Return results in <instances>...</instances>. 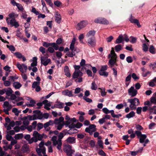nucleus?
<instances>
[{
  "label": "nucleus",
  "instance_id": "nucleus-51",
  "mask_svg": "<svg viewBox=\"0 0 156 156\" xmlns=\"http://www.w3.org/2000/svg\"><path fill=\"white\" fill-rule=\"evenodd\" d=\"M9 96L10 98L9 99L12 101L15 100L16 98V95L14 94H12V93Z\"/></svg>",
  "mask_w": 156,
  "mask_h": 156
},
{
  "label": "nucleus",
  "instance_id": "nucleus-59",
  "mask_svg": "<svg viewBox=\"0 0 156 156\" xmlns=\"http://www.w3.org/2000/svg\"><path fill=\"white\" fill-rule=\"evenodd\" d=\"M43 46L45 47H48L49 46H51V43H48L46 42H44L43 43Z\"/></svg>",
  "mask_w": 156,
  "mask_h": 156
},
{
  "label": "nucleus",
  "instance_id": "nucleus-17",
  "mask_svg": "<svg viewBox=\"0 0 156 156\" xmlns=\"http://www.w3.org/2000/svg\"><path fill=\"white\" fill-rule=\"evenodd\" d=\"M87 42L89 46L94 47L96 45L95 37L87 38Z\"/></svg>",
  "mask_w": 156,
  "mask_h": 156
},
{
  "label": "nucleus",
  "instance_id": "nucleus-63",
  "mask_svg": "<svg viewBox=\"0 0 156 156\" xmlns=\"http://www.w3.org/2000/svg\"><path fill=\"white\" fill-rule=\"evenodd\" d=\"M126 60L127 62L129 63H131L133 62V60L132 57L130 56H128L126 58Z\"/></svg>",
  "mask_w": 156,
  "mask_h": 156
},
{
  "label": "nucleus",
  "instance_id": "nucleus-31",
  "mask_svg": "<svg viewBox=\"0 0 156 156\" xmlns=\"http://www.w3.org/2000/svg\"><path fill=\"white\" fill-rule=\"evenodd\" d=\"M5 92L7 96H9L13 93V91L11 88L8 87L7 89H5Z\"/></svg>",
  "mask_w": 156,
  "mask_h": 156
},
{
  "label": "nucleus",
  "instance_id": "nucleus-6",
  "mask_svg": "<svg viewBox=\"0 0 156 156\" xmlns=\"http://www.w3.org/2000/svg\"><path fill=\"white\" fill-rule=\"evenodd\" d=\"M33 112L34 114L36 115L37 119H42L43 118L47 119H48L49 117L48 113H45L42 114V113L41 111L39 110H34L33 111Z\"/></svg>",
  "mask_w": 156,
  "mask_h": 156
},
{
  "label": "nucleus",
  "instance_id": "nucleus-34",
  "mask_svg": "<svg viewBox=\"0 0 156 156\" xmlns=\"http://www.w3.org/2000/svg\"><path fill=\"white\" fill-rule=\"evenodd\" d=\"M108 23L109 22L106 19L104 18L101 17V24L107 25L108 24Z\"/></svg>",
  "mask_w": 156,
  "mask_h": 156
},
{
  "label": "nucleus",
  "instance_id": "nucleus-33",
  "mask_svg": "<svg viewBox=\"0 0 156 156\" xmlns=\"http://www.w3.org/2000/svg\"><path fill=\"white\" fill-rule=\"evenodd\" d=\"M13 86L15 89H19L21 86L22 85L19 82H14L13 83Z\"/></svg>",
  "mask_w": 156,
  "mask_h": 156
},
{
  "label": "nucleus",
  "instance_id": "nucleus-56",
  "mask_svg": "<svg viewBox=\"0 0 156 156\" xmlns=\"http://www.w3.org/2000/svg\"><path fill=\"white\" fill-rule=\"evenodd\" d=\"M131 76L135 80H136L139 79V77L137 76L136 74L134 73H132Z\"/></svg>",
  "mask_w": 156,
  "mask_h": 156
},
{
  "label": "nucleus",
  "instance_id": "nucleus-49",
  "mask_svg": "<svg viewBox=\"0 0 156 156\" xmlns=\"http://www.w3.org/2000/svg\"><path fill=\"white\" fill-rule=\"evenodd\" d=\"M143 50L144 51H147L148 50V47L147 46L145 43L143 44Z\"/></svg>",
  "mask_w": 156,
  "mask_h": 156
},
{
  "label": "nucleus",
  "instance_id": "nucleus-4",
  "mask_svg": "<svg viewBox=\"0 0 156 156\" xmlns=\"http://www.w3.org/2000/svg\"><path fill=\"white\" fill-rule=\"evenodd\" d=\"M128 102L130 103L129 107L131 110L135 109L136 108V106L139 105L140 104V101L138 99L134 98L133 99H128Z\"/></svg>",
  "mask_w": 156,
  "mask_h": 156
},
{
  "label": "nucleus",
  "instance_id": "nucleus-7",
  "mask_svg": "<svg viewBox=\"0 0 156 156\" xmlns=\"http://www.w3.org/2000/svg\"><path fill=\"white\" fill-rule=\"evenodd\" d=\"M144 105L149 106V111L150 114H156V106H152L151 103L149 101L145 102Z\"/></svg>",
  "mask_w": 156,
  "mask_h": 156
},
{
  "label": "nucleus",
  "instance_id": "nucleus-24",
  "mask_svg": "<svg viewBox=\"0 0 156 156\" xmlns=\"http://www.w3.org/2000/svg\"><path fill=\"white\" fill-rule=\"evenodd\" d=\"M95 34V31L94 30H90L87 33L86 36L87 38L95 37L94 36Z\"/></svg>",
  "mask_w": 156,
  "mask_h": 156
},
{
  "label": "nucleus",
  "instance_id": "nucleus-20",
  "mask_svg": "<svg viewBox=\"0 0 156 156\" xmlns=\"http://www.w3.org/2000/svg\"><path fill=\"white\" fill-rule=\"evenodd\" d=\"M21 151L23 153H29L30 152L29 146L27 144L23 145L21 147Z\"/></svg>",
  "mask_w": 156,
  "mask_h": 156
},
{
  "label": "nucleus",
  "instance_id": "nucleus-2",
  "mask_svg": "<svg viewBox=\"0 0 156 156\" xmlns=\"http://www.w3.org/2000/svg\"><path fill=\"white\" fill-rule=\"evenodd\" d=\"M114 48H112L110 53L108 55V58L110 59L108 63L110 65V67H112L114 64L117 62V55L114 51Z\"/></svg>",
  "mask_w": 156,
  "mask_h": 156
},
{
  "label": "nucleus",
  "instance_id": "nucleus-22",
  "mask_svg": "<svg viewBox=\"0 0 156 156\" xmlns=\"http://www.w3.org/2000/svg\"><path fill=\"white\" fill-rule=\"evenodd\" d=\"M36 151L39 156H42L41 153L43 154H46V149L45 147L43 148H37L36 150Z\"/></svg>",
  "mask_w": 156,
  "mask_h": 156
},
{
  "label": "nucleus",
  "instance_id": "nucleus-38",
  "mask_svg": "<svg viewBox=\"0 0 156 156\" xmlns=\"http://www.w3.org/2000/svg\"><path fill=\"white\" fill-rule=\"evenodd\" d=\"M122 45L120 44H118L115 46V49L116 52H118L122 50Z\"/></svg>",
  "mask_w": 156,
  "mask_h": 156
},
{
  "label": "nucleus",
  "instance_id": "nucleus-55",
  "mask_svg": "<svg viewBox=\"0 0 156 156\" xmlns=\"http://www.w3.org/2000/svg\"><path fill=\"white\" fill-rule=\"evenodd\" d=\"M48 101L47 100H45L42 102L43 104L44 105V106L47 105V106L50 107L51 104L49 103H48Z\"/></svg>",
  "mask_w": 156,
  "mask_h": 156
},
{
  "label": "nucleus",
  "instance_id": "nucleus-46",
  "mask_svg": "<svg viewBox=\"0 0 156 156\" xmlns=\"http://www.w3.org/2000/svg\"><path fill=\"white\" fill-rule=\"evenodd\" d=\"M40 84V82L35 81L32 84V88H35L36 87L39 85Z\"/></svg>",
  "mask_w": 156,
  "mask_h": 156
},
{
  "label": "nucleus",
  "instance_id": "nucleus-1",
  "mask_svg": "<svg viewBox=\"0 0 156 156\" xmlns=\"http://www.w3.org/2000/svg\"><path fill=\"white\" fill-rule=\"evenodd\" d=\"M64 135L62 133H60L58 136V139H57V136H53L51 139L52 141L53 145L54 146H57L56 147L59 150L61 149L62 143V139L64 137Z\"/></svg>",
  "mask_w": 156,
  "mask_h": 156
},
{
  "label": "nucleus",
  "instance_id": "nucleus-12",
  "mask_svg": "<svg viewBox=\"0 0 156 156\" xmlns=\"http://www.w3.org/2000/svg\"><path fill=\"white\" fill-rule=\"evenodd\" d=\"M71 146L69 145H66L64 147V151L66 153L67 155L71 156L75 152L74 150L72 149Z\"/></svg>",
  "mask_w": 156,
  "mask_h": 156
},
{
  "label": "nucleus",
  "instance_id": "nucleus-58",
  "mask_svg": "<svg viewBox=\"0 0 156 156\" xmlns=\"http://www.w3.org/2000/svg\"><path fill=\"white\" fill-rule=\"evenodd\" d=\"M12 112L14 113L16 115H19V112L18 111V109L16 108H13L12 109Z\"/></svg>",
  "mask_w": 156,
  "mask_h": 156
},
{
  "label": "nucleus",
  "instance_id": "nucleus-30",
  "mask_svg": "<svg viewBox=\"0 0 156 156\" xmlns=\"http://www.w3.org/2000/svg\"><path fill=\"white\" fill-rule=\"evenodd\" d=\"M123 41V38L122 35H119L116 40L115 43V44H119Z\"/></svg>",
  "mask_w": 156,
  "mask_h": 156
},
{
  "label": "nucleus",
  "instance_id": "nucleus-23",
  "mask_svg": "<svg viewBox=\"0 0 156 156\" xmlns=\"http://www.w3.org/2000/svg\"><path fill=\"white\" fill-rule=\"evenodd\" d=\"M3 106L4 108V109L8 110H10L12 108V105L10 104L7 101H5L4 102Z\"/></svg>",
  "mask_w": 156,
  "mask_h": 156
},
{
  "label": "nucleus",
  "instance_id": "nucleus-29",
  "mask_svg": "<svg viewBox=\"0 0 156 156\" xmlns=\"http://www.w3.org/2000/svg\"><path fill=\"white\" fill-rule=\"evenodd\" d=\"M64 71L65 73V75L68 77H70L71 74L70 73L69 69L68 66H66L64 69Z\"/></svg>",
  "mask_w": 156,
  "mask_h": 156
},
{
  "label": "nucleus",
  "instance_id": "nucleus-13",
  "mask_svg": "<svg viewBox=\"0 0 156 156\" xmlns=\"http://www.w3.org/2000/svg\"><path fill=\"white\" fill-rule=\"evenodd\" d=\"M43 135H41L38 132L36 131H34V132L33 137V139H34L35 140V142L37 141L38 140H41L43 137Z\"/></svg>",
  "mask_w": 156,
  "mask_h": 156
},
{
  "label": "nucleus",
  "instance_id": "nucleus-42",
  "mask_svg": "<svg viewBox=\"0 0 156 156\" xmlns=\"http://www.w3.org/2000/svg\"><path fill=\"white\" fill-rule=\"evenodd\" d=\"M111 115L114 118H119L122 116V115L121 114H119L118 115H115L114 113L113 110H112L111 111Z\"/></svg>",
  "mask_w": 156,
  "mask_h": 156
},
{
  "label": "nucleus",
  "instance_id": "nucleus-21",
  "mask_svg": "<svg viewBox=\"0 0 156 156\" xmlns=\"http://www.w3.org/2000/svg\"><path fill=\"white\" fill-rule=\"evenodd\" d=\"M88 23V22L87 21H83L81 22L80 23H78L77 24V27H78L77 28L78 30H80L84 27H85Z\"/></svg>",
  "mask_w": 156,
  "mask_h": 156
},
{
  "label": "nucleus",
  "instance_id": "nucleus-50",
  "mask_svg": "<svg viewBox=\"0 0 156 156\" xmlns=\"http://www.w3.org/2000/svg\"><path fill=\"white\" fill-rule=\"evenodd\" d=\"M151 103H153L154 104H156V98L154 97H152L151 98Z\"/></svg>",
  "mask_w": 156,
  "mask_h": 156
},
{
  "label": "nucleus",
  "instance_id": "nucleus-10",
  "mask_svg": "<svg viewBox=\"0 0 156 156\" xmlns=\"http://www.w3.org/2000/svg\"><path fill=\"white\" fill-rule=\"evenodd\" d=\"M108 67L107 65L102 66L101 68L99 71V74L101 76L107 77L108 75V73L105 72L107 69Z\"/></svg>",
  "mask_w": 156,
  "mask_h": 156
},
{
  "label": "nucleus",
  "instance_id": "nucleus-16",
  "mask_svg": "<svg viewBox=\"0 0 156 156\" xmlns=\"http://www.w3.org/2000/svg\"><path fill=\"white\" fill-rule=\"evenodd\" d=\"M48 56L45 55V57L41 56V62L42 64L44 66H46L51 62L50 59H48Z\"/></svg>",
  "mask_w": 156,
  "mask_h": 156
},
{
  "label": "nucleus",
  "instance_id": "nucleus-11",
  "mask_svg": "<svg viewBox=\"0 0 156 156\" xmlns=\"http://www.w3.org/2000/svg\"><path fill=\"white\" fill-rule=\"evenodd\" d=\"M96 130V125L94 124H90L89 127L86 128L85 131L89 133L90 135H92L93 133L95 132Z\"/></svg>",
  "mask_w": 156,
  "mask_h": 156
},
{
  "label": "nucleus",
  "instance_id": "nucleus-25",
  "mask_svg": "<svg viewBox=\"0 0 156 156\" xmlns=\"http://www.w3.org/2000/svg\"><path fill=\"white\" fill-rule=\"evenodd\" d=\"M14 55L16 56L17 58H19L22 59L23 61L24 62L26 60V59L22 55L20 52H15L14 53Z\"/></svg>",
  "mask_w": 156,
  "mask_h": 156
},
{
  "label": "nucleus",
  "instance_id": "nucleus-43",
  "mask_svg": "<svg viewBox=\"0 0 156 156\" xmlns=\"http://www.w3.org/2000/svg\"><path fill=\"white\" fill-rule=\"evenodd\" d=\"M35 103V101L34 100H31L30 101V103L27 104L28 107H33Z\"/></svg>",
  "mask_w": 156,
  "mask_h": 156
},
{
  "label": "nucleus",
  "instance_id": "nucleus-28",
  "mask_svg": "<svg viewBox=\"0 0 156 156\" xmlns=\"http://www.w3.org/2000/svg\"><path fill=\"white\" fill-rule=\"evenodd\" d=\"M138 138H139V141L141 143H142L144 141V140L147 138V136L145 134H141L137 136Z\"/></svg>",
  "mask_w": 156,
  "mask_h": 156
},
{
  "label": "nucleus",
  "instance_id": "nucleus-44",
  "mask_svg": "<svg viewBox=\"0 0 156 156\" xmlns=\"http://www.w3.org/2000/svg\"><path fill=\"white\" fill-rule=\"evenodd\" d=\"M97 143L98 146L101 148L103 149L104 147L103 146V143L101 140H98Z\"/></svg>",
  "mask_w": 156,
  "mask_h": 156
},
{
  "label": "nucleus",
  "instance_id": "nucleus-8",
  "mask_svg": "<svg viewBox=\"0 0 156 156\" xmlns=\"http://www.w3.org/2000/svg\"><path fill=\"white\" fill-rule=\"evenodd\" d=\"M6 21L7 24L11 25L12 27H14L15 28H17L19 26V24L18 22H17L15 19H12L9 20V18H7Z\"/></svg>",
  "mask_w": 156,
  "mask_h": 156
},
{
  "label": "nucleus",
  "instance_id": "nucleus-36",
  "mask_svg": "<svg viewBox=\"0 0 156 156\" xmlns=\"http://www.w3.org/2000/svg\"><path fill=\"white\" fill-rule=\"evenodd\" d=\"M23 134L22 133H19L15 135L14 138L16 140L21 139L23 138Z\"/></svg>",
  "mask_w": 156,
  "mask_h": 156
},
{
  "label": "nucleus",
  "instance_id": "nucleus-61",
  "mask_svg": "<svg viewBox=\"0 0 156 156\" xmlns=\"http://www.w3.org/2000/svg\"><path fill=\"white\" fill-rule=\"evenodd\" d=\"M95 142L93 140H91L89 143V144L92 147H95Z\"/></svg>",
  "mask_w": 156,
  "mask_h": 156
},
{
  "label": "nucleus",
  "instance_id": "nucleus-5",
  "mask_svg": "<svg viewBox=\"0 0 156 156\" xmlns=\"http://www.w3.org/2000/svg\"><path fill=\"white\" fill-rule=\"evenodd\" d=\"M37 119L36 115L34 114L32 116L29 115L27 116H24L22 119L23 121V125L27 126L29 124V120H35Z\"/></svg>",
  "mask_w": 156,
  "mask_h": 156
},
{
  "label": "nucleus",
  "instance_id": "nucleus-52",
  "mask_svg": "<svg viewBox=\"0 0 156 156\" xmlns=\"http://www.w3.org/2000/svg\"><path fill=\"white\" fill-rule=\"evenodd\" d=\"M4 84L6 87L9 86L11 84V82L10 80H5L4 81Z\"/></svg>",
  "mask_w": 156,
  "mask_h": 156
},
{
  "label": "nucleus",
  "instance_id": "nucleus-37",
  "mask_svg": "<svg viewBox=\"0 0 156 156\" xmlns=\"http://www.w3.org/2000/svg\"><path fill=\"white\" fill-rule=\"evenodd\" d=\"M18 16V15L15 14L14 12H12L9 15V19H15Z\"/></svg>",
  "mask_w": 156,
  "mask_h": 156
},
{
  "label": "nucleus",
  "instance_id": "nucleus-48",
  "mask_svg": "<svg viewBox=\"0 0 156 156\" xmlns=\"http://www.w3.org/2000/svg\"><path fill=\"white\" fill-rule=\"evenodd\" d=\"M51 44L52 45L51 46H52L55 50H57L58 49L59 47L57 44L55 43H51Z\"/></svg>",
  "mask_w": 156,
  "mask_h": 156
},
{
  "label": "nucleus",
  "instance_id": "nucleus-19",
  "mask_svg": "<svg viewBox=\"0 0 156 156\" xmlns=\"http://www.w3.org/2000/svg\"><path fill=\"white\" fill-rule=\"evenodd\" d=\"M83 75V73L80 70L75 71L73 75V78L76 79L79 77H81Z\"/></svg>",
  "mask_w": 156,
  "mask_h": 156
},
{
  "label": "nucleus",
  "instance_id": "nucleus-53",
  "mask_svg": "<svg viewBox=\"0 0 156 156\" xmlns=\"http://www.w3.org/2000/svg\"><path fill=\"white\" fill-rule=\"evenodd\" d=\"M18 78L17 77L14 76H10L9 77V80L11 81V82H14L15 79H17Z\"/></svg>",
  "mask_w": 156,
  "mask_h": 156
},
{
  "label": "nucleus",
  "instance_id": "nucleus-62",
  "mask_svg": "<svg viewBox=\"0 0 156 156\" xmlns=\"http://www.w3.org/2000/svg\"><path fill=\"white\" fill-rule=\"evenodd\" d=\"M83 98L84 100H85L87 102L91 103L92 102V99L90 98H87L86 97H83Z\"/></svg>",
  "mask_w": 156,
  "mask_h": 156
},
{
  "label": "nucleus",
  "instance_id": "nucleus-60",
  "mask_svg": "<svg viewBox=\"0 0 156 156\" xmlns=\"http://www.w3.org/2000/svg\"><path fill=\"white\" fill-rule=\"evenodd\" d=\"M137 19H135L134 18L132 15H131V17L129 18V20L132 23H135V22H136V20H137Z\"/></svg>",
  "mask_w": 156,
  "mask_h": 156
},
{
  "label": "nucleus",
  "instance_id": "nucleus-27",
  "mask_svg": "<svg viewBox=\"0 0 156 156\" xmlns=\"http://www.w3.org/2000/svg\"><path fill=\"white\" fill-rule=\"evenodd\" d=\"M55 20L58 23H60L61 20V16L58 12H56L55 15Z\"/></svg>",
  "mask_w": 156,
  "mask_h": 156
},
{
  "label": "nucleus",
  "instance_id": "nucleus-32",
  "mask_svg": "<svg viewBox=\"0 0 156 156\" xmlns=\"http://www.w3.org/2000/svg\"><path fill=\"white\" fill-rule=\"evenodd\" d=\"M66 141L70 144L74 143L75 142V138L74 137H69L67 139Z\"/></svg>",
  "mask_w": 156,
  "mask_h": 156
},
{
  "label": "nucleus",
  "instance_id": "nucleus-18",
  "mask_svg": "<svg viewBox=\"0 0 156 156\" xmlns=\"http://www.w3.org/2000/svg\"><path fill=\"white\" fill-rule=\"evenodd\" d=\"M135 128L137 130L135 131V133L137 136H139L141 134V132L140 131L143 129V127L140 125L139 124L136 125L135 126Z\"/></svg>",
  "mask_w": 156,
  "mask_h": 156
},
{
  "label": "nucleus",
  "instance_id": "nucleus-41",
  "mask_svg": "<svg viewBox=\"0 0 156 156\" xmlns=\"http://www.w3.org/2000/svg\"><path fill=\"white\" fill-rule=\"evenodd\" d=\"M91 89L93 90H96L97 88V86L94 81L93 82L91 83Z\"/></svg>",
  "mask_w": 156,
  "mask_h": 156
},
{
  "label": "nucleus",
  "instance_id": "nucleus-14",
  "mask_svg": "<svg viewBox=\"0 0 156 156\" xmlns=\"http://www.w3.org/2000/svg\"><path fill=\"white\" fill-rule=\"evenodd\" d=\"M129 95L131 97H135L137 94V91L133 86L131 87L128 90Z\"/></svg>",
  "mask_w": 156,
  "mask_h": 156
},
{
  "label": "nucleus",
  "instance_id": "nucleus-15",
  "mask_svg": "<svg viewBox=\"0 0 156 156\" xmlns=\"http://www.w3.org/2000/svg\"><path fill=\"white\" fill-rule=\"evenodd\" d=\"M16 66L22 73L26 72L27 69V66L23 64H20L19 63H18L16 64Z\"/></svg>",
  "mask_w": 156,
  "mask_h": 156
},
{
  "label": "nucleus",
  "instance_id": "nucleus-35",
  "mask_svg": "<svg viewBox=\"0 0 156 156\" xmlns=\"http://www.w3.org/2000/svg\"><path fill=\"white\" fill-rule=\"evenodd\" d=\"M54 106L56 108H63V104L60 102H57Z\"/></svg>",
  "mask_w": 156,
  "mask_h": 156
},
{
  "label": "nucleus",
  "instance_id": "nucleus-54",
  "mask_svg": "<svg viewBox=\"0 0 156 156\" xmlns=\"http://www.w3.org/2000/svg\"><path fill=\"white\" fill-rule=\"evenodd\" d=\"M45 48L42 46H41L40 47L39 49V51L41 52L43 54H44L45 53Z\"/></svg>",
  "mask_w": 156,
  "mask_h": 156
},
{
  "label": "nucleus",
  "instance_id": "nucleus-3",
  "mask_svg": "<svg viewBox=\"0 0 156 156\" xmlns=\"http://www.w3.org/2000/svg\"><path fill=\"white\" fill-rule=\"evenodd\" d=\"M76 41V39L74 38L73 39L72 42L70 46V49L71 51H69L67 54V56L69 57H73L75 55V51H76V49L74 47V45Z\"/></svg>",
  "mask_w": 156,
  "mask_h": 156
},
{
  "label": "nucleus",
  "instance_id": "nucleus-9",
  "mask_svg": "<svg viewBox=\"0 0 156 156\" xmlns=\"http://www.w3.org/2000/svg\"><path fill=\"white\" fill-rule=\"evenodd\" d=\"M6 21L7 24L11 25L12 27H14L15 28H17L19 26V24L18 22H17L15 19H12L9 20V18H7Z\"/></svg>",
  "mask_w": 156,
  "mask_h": 156
},
{
  "label": "nucleus",
  "instance_id": "nucleus-47",
  "mask_svg": "<svg viewBox=\"0 0 156 156\" xmlns=\"http://www.w3.org/2000/svg\"><path fill=\"white\" fill-rule=\"evenodd\" d=\"M103 112L107 114L109 113H111V114L112 110H109L107 108H104L102 109Z\"/></svg>",
  "mask_w": 156,
  "mask_h": 156
},
{
  "label": "nucleus",
  "instance_id": "nucleus-40",
  "mask_svg": "<svg viewBox=\"0 0 156 156\" xmlns=\"http://www.w3.org/2000/svg\"><path fill=\"white\" fill-rule=\"evenodd\" d=\"M135 113L133 111H132L129 112V114H127L126 117V118L129 119L132 117L135 116Z\"/></svg>",
  "mask_w": 156,
  "mask_h": 156
},
{
  "label": "nucleus",
  "instance_id": "nucleus-45",
  "mask_svg": "<svg viewBox=\"0 0 156 156\" xmlns=\"http://www.w3.org/2000/svg\"><path fill=\"white\" fill-rule=\"evenodd\" d=\"M6 46L7 48H9V50L11 51H15V48L13 45H6Z\"/></svg>",
  "mask_w": 156,
  "mask_h": 156
},
{
  "label": "nucleus",
  "instance_id": "nucleus-26",
  "mask_svg": "<svg viewBox=\"0 0 156 156\" xmlns=\"http://www.w3.org/2000/svg\"><path fill=\"white\" fill-rule=\"evenodd\" d=\"M62 94L64 95L68 96L69 97H72L73 96L72 91H69L67 89L63 90L62 92Z\"/></svg>",
  "mask_w": 156,
  "mask_h": 156
},
{
  "label": "nucleus",
  "instance_id": "nucleus-57",
  "mask_svg": "<svg viewBox=\"0 0 156 156\" xmlns=\"http://www.w3.org/2000/svg\"><path fill=\"white\" fill-rule=\"evenodd\" d=\"M44 126L42 123H39L37 125V129L38 130H40L41 129H42Z\"/></svg>",
  "mask_w": 156,
  "mask_h": 156
},
{
  "label": "nucleus",
  "instance_id": "nucleus-39",
  "mask_svg": "<svg viewBox=\"0 0 156 156\" xmlns=\"http://www.w3.org/2000/svg\"><path fill=\"white\" fill-rule=\"evenodd\" d=\"M149 51L150 53L152 54H154L156 53L155 48L152 45L150 46L149 48Z\"/></svg>",
  "mask_w": 156,
  "mask_h": 156
},
{
  "label": "nucleus",
  "instance_id": "nucleus-64",
  "mask_svg": "<svg viewBox=\"0 0 156 156\" xmlns=\"http://www.w3.org/2000/svg\"><path fill=\"white\" fill-rule=\"evenodd\" d=\"M98 154L99 155L102 156H105L106 154L102 150H100L99 151Z\"/></svg>",
  "mask_w": 156,
  "mask_h": 156
}]
</instances>
